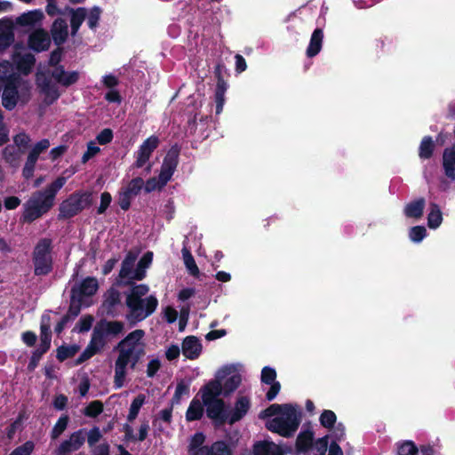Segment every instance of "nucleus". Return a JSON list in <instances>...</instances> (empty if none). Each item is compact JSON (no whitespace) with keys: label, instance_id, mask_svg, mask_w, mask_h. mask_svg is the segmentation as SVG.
Wrapping results in <instances>:
<instances>
[{"label":"nucleus","instance_id":"nucleus-1","mask_svg":"<svg viewBox=\"0 0 455 455\" xmlns=\"http://www.w3.org/2000/svg\"><path fill=\"white\" fill-rule=\"evenodd\" d=\"M67 179L63 176L58 177L43 190H36L23 204V212L20 217L22 223H32L42 218L54 205L57 193L66 184Z\"/></svg>","mask_w":455,"mask_h":455},{"label":"nucleus","instance_id":"nucleus-2","mask_svg":"<svg viewBox=\"0 0 455 455\" xmlns=\"http://www.w3.org/2000/svg\"><path fill=\"white\" fill-rule=\"evenodd\" d=\"M301 412L292 405L282 415L274 417L266 422V427L272 433L290 438L294 435L300 424Z\"/></svg>","mask_w":455,"mask_h":455},{"label":"nucleus","instance_id":"nucleus-3","mask_svg":"<svg viewBox=\"0 0 455 455\" xmlns=\"http://www.w3.org/2000/svg\"><path fill=\"white\" fill-rule=\"evenodd\" d=\"M93 204V196L90 191L76 190L63 200L59 206V220H69Z\"/></svg>","mask_w":455,"mask_h":455},{"label":"nucleus","instance_id":"nucleus-4","mask_svg":"<svg viewBox=\"0 0 455 455\" xmlns=\"http://www.w3.org/2000/svg\"><path fill=\"white\" fill-rule=\"evenodd\" d=\"M52 240L44 237L38 240L32 251L34 275L36 276L48 275L53 270Z\"/></svg>","mask_w":455,"mask_h":455},{"label":"nucleus","instance_id":"nucleus-5","mask_svg":"<svg viewBox=\"0 0 455 455\" xmlns=\"http://www.w3.org/2000/svg\"><path fill=\"white\" fill-rule=\"evenodd\" d=\"M235 371L233 365H227L220 369L214 379L210 380L200 389L203 403L219 400L222 392V380Z\"/></svg>","mask_w":455,"mask_h":455},{"label":"nucleus","instance_id":"nucleus-6","mask_svg":"<svg viewBox=\"0 0 455 455\" xmlns=\"http://www.w3.org/2000/svg\"><path fill=\"white\" fill-rule=\"evenodd\" d=\"M144 336L143 330L136 329L118 342L115 349L118 352L119 363L126 361L132 355V352L140 345Z\"/></svg>","mask_w":455,"mask_h":455},{"label":"nucleus","instance_id":"nucleus-7","mask_svg":"<svg viewBox=\"0 0 455 455\" xmlns=\"http://www.w3.org/2000/svg\"><path fill=\"white\" fill-rule=\"evenodd\" d=\"M180 153V147L179 144H173L165 155L160 171V182L162 186H166L176 171L179 164Z\"/></svg>","mask_w":455,"mask_h":455},{"label":"nucleus","instance_id":"nucleus-8","mask_svg":"<svg viewBox=\"0 0 455 455\" xmlns=\"http://www.w3.org/2000/svg\"><path fill=\"white\" fill-rule=\"evenodd\" d=\"M206 407V416L212 421L215 427L229 424L228 410L222 399L204 403Z\"/></svg>","mask_w":455,"mask_h":455},{"label":"nucleus","instance_id":"nucleus-9","mask_svg":"<svg viewBox=\"0 0 455 455\" xmlns=\"http://www.w3.org/2000/svg\"><path fill=\"white\" fill-rule=\"evenodd\" d=\"M124 323L121 321L100 320L93 328V332L102 341H106L108 337H116L123 333Z\"/></svg>","mask_w":455,"mask_h":455},{"label":"nucleus","instance_id":"nucleus-10","mask_svg":"<svg viewBox=\"0 0 455 455\" xmlns=\"http://www.w3.org/2000/svg\"><path fill=\"white\" fill-rule=\"evenodd\" d=\"M140 358L132 354V355L126 359V361L118 362V357L115 362V376H114V386L116 388H121L127 375L128 365L132 370H135L137 363Z\"/></svg>","mask_w":455,"mask_h":455},{"label":"nucleus","instance_id":"nucleus-11","mask_svg":"<svg viewBox=\"0 0 455 455\" xmlns=\"http://www.w3.org/2000/svg\"><path fill=\"white\" fill-rule=\"evenodd\" d=\"M29 49L36 52H45L50 48L51 37L49 33L44 28L34 30L28 38Z\"/></svg>","mask_w":455,"mask_h":455},{"label":"nucleus","instance_id":"nucleus-12","mask_svg":"<svg viewBox=\"0 0 455 455\" xmlns=\"http://www.w3.org/2000/svg\"><path fill=\"white\" fill-rule=\"evenodd\" d=\"M214 74L217 78V84L214 92V101L216 104L215 113L216 115H220L222 112L225 104V93L228 90V84L221 75L220 65L216 66Z\"/></svg>","mask_w":455,"mask_h":455},{"label":"nucleus","instance_id":"nucleus-13","mask_svg":"<svg viewBox=\"0 0 455 455\" xmlns=\"http://www.w3.org/2000/svg\"><path fill=\"white\" fill-rule=\"evenodd\" d=\"M51 144H35V147L29 152L25 165L22 170V176L25 180H29L34 175L35 166L40 154L45 151Z\"/></svg>","mask_w":455,"mask_h":455},{"label":"nucleus","instance_id":"nucleus-14","mask_svg":"<svg viewBox=\"0 0 455 455\" xmlns=\"http://www.w3.org/2000/svg\"><path fill=\"white\" fill-rule=\"evenodd\" d=\"M99 289L98 280L92 276L85 277L81 283L71 288L70 293L76 295L82 301L84 297L93 296Z\"/></svg>","mask_w":455,"mask_h":455},{"label":"nucleus","instance_id":"nucleus-15","mask_svg":"<svg viewBox=\"0 0 455 455\" xmlns=\"http://www.w3.org/2000/svg\"><path fill=\"white\" fill-rule=\"evenodd\" d=\"M50 37L57 46H61L68 37V26L62 18H57L50 28Z\"/></svg>","mask_w":455,"mask_h":455},{"label":"nucleus","instance_id":"nucleus-16","mask_svg":"<svg viewBox=\"0 0 455 455\" xmlns=\"http://www.w3.org/2000/svg\"><path fill=\"white\" fill-rule=\"evenodd\" d=\"M28 144H7L2 155L4 161L12 168H18Z\"/></svg>","mask_w":455,"mask_h":455},{"label":"nucleus","instance_id":"nucleus-17","mask_svg":"<svg viewBox=\"0 0 455 455\" xmlns=\"http://www.w3.org/2000/svg\"><path fill=\"white\" fill-rule=\"evenodd\" d=\"M251 401L247 396H239L231 411H228L229 425H234L241 420L249 411Z\"/></svg>","mask_w":455,"mask_h":455},{"label":"nucleus","instance_id":"nucleus-18","mask_svg":"<svg viewBox=\"0 0 455 455\" xmlns=\"http://www.w3.org/2000/svg\"><path fill=\"white\" fill-rule=\"evenodd\" d=\"M153 260V252L147 251L140 259L137 267L134 270L133 275L129 280L122 281L123 285L133 284V281H141L146 277V269L149 267Z\"/></svg>","mask_w":455,"mask_h":455},{"label":"nucleus","instance_id":"nucleus-19","mask_svg":"<svg viewBox=\"0 0 455 455\" xmlns=\"http://www.w3.org/2000/svg\"><path fill=\"white\" fill-rule=\"evenodd\" d=\"M52 77L60 85L69 87L79 80L78 71L67 72L63 66H58L52 72Z\"/></svg>","mask_w":455,"mask_h":455},{"label":"nucleus","instance_id":"nucleus-20","mask_svg":"<svg viewBox=\"0 0 455 455\" xmlns=\"http://www.w3.org/2000/svg\"><path fill=\"white\" fill-rule=\"evenodd\" d=\"M182 354L189 360L197 359L202 352V344L196 336H188L182 342Z\"/></svg>","mask_w":455,"mask_h":455},{"label":"nucleus","instance_id":"nucleus-21","mask_svg":"<svg viewBox=\"0 0 455 455\" xmlns=\"http://www.w3.org/2000/svg\"><path fill=\"white\" fill-rule=\"evenodd\" d=\"M12 60L16 65L17 70L24 76H28L31 73L36 63L35 56L29 52L23 55L19 52H14Z\"/></svg>","mask_w":455,"mask_h":455},{"label":"nucleus","instance_id":"nucleus-22","mask_svg":"<svg viewBox=\"0 0 455 455\" xmlns=\"http://www.w3.org/2000/svg\"><path fill=\"white\" fill-rule=\"evenodd\" d=\"M19 92L14 81L9 80L4 89L2 95V104L7 110H12L18 101Z\"/></svg>","mask_w":455,"mask_h":455},{"label":"nucleus","instance_id":"nucleus-23","mask_svg":"<svg viewBox=\"0 0 455 455\" xmlns=\"http://www.w3.org/2000/svg\"><path fill=\"white\" fill-rule=\"evenodd\" d=\"M66 12H68L70 15L71 36H76L81 25L86 19L87 9L84 7H78L74 9L72 7L67 6Z\"/></svg>","mask_w":455,"mask_h":455},{"label":"nucleus","instance_id":"nucleus-24","mask_svg":"<svg viewBox=\"0 0 455 455\" xmlns=\"http://www.w3.org/2000/svg\"><path fill=\"white\" fill-rule=\"evenodd\" d=\"M314 435L315 434L311 429H306L299 432L296 439V451L299 453L307 455L309 450L313 447Z\"/></svg>","mask_w":455,"mask_h":455},{"label":"nucleus","instance_id":"nucleus-25","mask_svg":"<svg viewBox=\"0 0 455 455\" xmlns=\"http://www.w3.org/2000/svg\"><path fill=\"white\" fill-rule=\"evenodd\" d=\"M253 455H284V452L275 443L261 441L253 445Z\"/></svg>","mask_w":455,"mask_h":455},{"label":"nucleus","instance_id":"nucleus-26","mask_svg":"<svg viewBox=\"0 0 455 455\" xmlns=\"http://www.w3.org/2000/svg\"><path fill=\"white\" fill-rule=\"evenodd\" d=\"M323 31L322 28H315L310 37L309 44L307 48L306 54L308 58L316 56L323 45Z\"/></svg>","mask_w":455,"mask_h":455},{"label":"nucleus","instance_id":"nucleus-27","mask_svg":"<svg viewBox=\"0 0 455 455\" xmlns=\"http://www.w3.org/2000/svg\"><path fill=\"white\" fill-rule=\"evenodd\" d=\"M44 14L41 9H35L22 13L16 19V23L20 26H34L43 20Z\"/></svg>","mask_w":455,"mask_h":455},{"label":"nucleus","instance_id":"nucleus-28","mask_svg":"<svg viewBox=\"0 0 455 455\" xmlns=\"http://www.w3.org/2000/svg\"><path fill=\"white\" fill-rule=\"evenodd\" d=\"M159 144H141L140 149L136 152V161L133 164L135 168L143 167L149 160L152 153Z\"/></svg>","mask_w":455,"mask_h":455},{"label":"nucleus","instance_id":"nucleus-29","mask_svg":"<svg viewBox=\"0 0 455 455\" xmlns=\"http://www.w3.org/2000/svg\"><path fill=\"white\" fill-rule=\"evenodd\" d=\"M137 255L129 251L122 262L121 269L119 271V278L122 281L129 280L134 273L133 266L136 261Z\"/></svg>","mask_w":455,"mask_h":455},{"label":"nucleus","instance_id":"nucleus-30","mask_svg":"<svg viewBox=\"0 0 455 455\" xmlns=\"http://www.w3.org/2000/svg\"><path fill=\"white\" fill-rule=\"evenodd\" d=\"M37 82L38 85L41 87L42 92L45 94L47 99H50V104L53 103L60 98V94L58 91V88L52 83L50 78L44 77V79L41 81L38 77Z\"/></svg>","mask_w":455,"mask_h":455},{"label":"nucleus","instance_id":"nucleus-31","mask_svg":"<svg viewBox=\"0 0 455 455\" xmlns=\"http://www.w3.org/2000/svg\"><path fill=\"white\" fill-rule=\"evenodd\" d=\"M443 168L448 178L455 180V146L447 148L443 153Z\"/></svg>","mask_w":455,"mask_h":455},{"label":"nucleus","instance_id":"nucleus-32","mask_svg":"<svg viewBox=\"0 0 455 455\" xmlns=\"http://www.w3.org/2000/svg\"><path fill=\"white\" fill-rule=\"evenodd\" d=\"M204 403L194 398L186 411V419L188 422L200 420L204 415Z\"/></svg>","mask_w":455,"mask_h":455},{"label":"nucleus","instance_id":"nucleus-33","mask_svg":"<svg viewBox=\"0 0 455 455\" xmlns=\"http://www.w3.org/2000/svg\"><path fill=\"white\" fill-rule=\"evenodd\" d=\"M120 303H121L120 292L114 288H110L108 291L107 297L103 302V307L107 309L108 314L113 315L116 307L117 305H119Z\"/></svg>","mask_w":455,"mask_h":455},{"label":"nucleus","instance_id":"nucleus-34","mask_svg":"<svg viewBox=\"0 0 455 455\" xmlns=\"http://www.w3.org/2000/svg\"><path fill=\"white\" fill-rule=\"evenodd\" d=\"M292 405L293 404H291V403H283V404L273 403V404H270L267 408H266L265 410L260 411L259 418L260 419H267V418H271V417H274V416L275 417L280 416L284 411L289 410V408L291 406H292Z\"/></svg>","mask_w":455,"mask_h":455},{"label":"nucleus","instance_id":"nucleus-35","mask_svg":"<svg viewBox=\"0 0 455 455\" xmlns=\"http://www.w3.org/2000/svg\"><path fill=\"white\" fill-rule=\"evenodd\" d=\"M80 350V346L76 344L66 346L61 345L56 349V358L59 362H64L67 359L74 357Z\"/></svg>","mask_w":455,"mask_h":455},{"label":"nucleus","instance_id":"nucleus-36","mask_svg":"<svg viewBox=\"0 0 455 455\" xmlns=\"http://www.w3.org/2000/svg\"><path fill=\"white\" fill-rule=\"evenodd\" d=\"M145 301V307L142 311L139 312V314L136 316V322H140L152 315L157 306H158V300L154 295H150L146 298Z\"/></svg>","mask_w":455,"mask_h":455},{"label":"nucleus","instance_id":"nucleus-37","mask_svg":"<svg viewBox=\"0 0 455 455\" xmlns=\"http://www.w3.org/2000/svg\"><path fill=\"white\" fill-rule=\"evenodd\" d=\"M242 382V376L239 373L230 374L228 378L226 379L224 383H222V392L225 396L229 395L237 387L240 386Z\"/></svg>","mask_w":455,"mask_h":455},{"label":"nucleus","instance_id":"nucleus-38","mask_svg":"<svg viewBox=\"0 0 455 455\" xmlns=\"http://www.w3.org/2000/svg\"><path fill=\"white\" fill-rule=\"evenodd\" d=\"M126 306L131 311L132 317L136 320L139 312L144 308V300L130 292L126 297Z\"/></svg>","mask_w":455,"mask_h":455},{"label":"nucleus","instance_id":"nucleus-39","mask_svg":"<svg viewBox=\"0 0 455 455\" xmlns=\"http://www.w3.org/2000/svg\"><path fill=\"white\" fill-rule=\"evenodd\" d=\"M424 207L425 201L424 199L420 198L408 204L405 207L404 212L407 217L419 219L422 216Z\"/></svg>","mask_w":455,"mask_h":455},{"label":"nucleus","instance_id":"nucleus-40","mask_svg":"<svg viewBox=\"0 0 455 455\" xmlns=\"http://www.w3.org/2000/svg\"><path fill=\"white\" fill-rule=\"evenodd\" d=\"M146 401V395L143 394L138 395L132 401L129 409L127 420L132 422L139 415L140 408Z\"/></svg>","mask_w":455,"mask_h":455},{"label":"nucleus","instance_id":"nucleus-41","mask_svg":"<svg viewBox=\"0 0 455 455\" xmlns=\"http://www.w3.org/2000/svg\"><path fill=\"white\" fill-rule=\"evenodd\" d=\"M182 255L188 273L194 277H198L200 271L191 252L187 248H183Z\"/></svg>","mask_w":455,"mask_h":455},{"label":"nucleus","instance_id":"nucleus-42","mask_svg":"<svg viewBox=\"0 0 455 455\" xmlns=\"http://www.w3.org/2000/svg\"><path fill=\"white\" fill-rule=\"evenodd\" d=\"M190 382H187L185 379H181L178 382L174 395L171 400L172 404H179L181 397L184 395H189Z\"/></svg>","mask_w":455,"mask_h":455},{"label":"nucleus","instance_id":"nucleus-43","mask_svg":"<svg viewBox=\"0 0 455 455\" xmlns=\"http://www.w3.org/2000/svg\"><path fill=\"white\" fill-rule=\"evenodd\" d=\"M443 221V215L436 204H431L430 212L427 216V225L430 228H437Z\"/></svg>","mask_w":455,"mask_h":455},{"label":"nucleus","instance_id":"nucleus-44","mask_svg":"<svg viewBox=\"0 0 455 455\" xmlns=\"http://www.w3.org/2000/svg\"><path fill=\"white\" fill-rule=\"evenodd\" d=\"M211 455H232L233 451L225 441H216L210 446Z\"/></svg>","mask_w":455,"mask_h":455},{"label":"nucleus","instance_id":"nucleus-45","mask_svg":"<svg viewBox=\"0 0 455 455\" xmlns=\"http://www.w3.org/2000/svg\"><path fill=\"white\" fill-rule=\"evenodd\" d=\"M107 341H102L95 333L92 331L91 340L84 350L89 352L90 356H93L98 354L105 346Z\"/></svg>","mask_w":455,"mask_h":455},{"label":"nucleus","instance_id":"nucleus-46","mask_svg":"<svg viewBox=\"0 0 455 455\" xmlns=\"http://www.w3.org/2000/svg\"><path fill=\"white\" fill-rule=\"evenodd\" d=\"M107 341H102L95 333L92 331L91 340L84 350L89 352L90 356H93L98 354L105 346Z\"/></svg>","mask_w":455,"mask_h":455},{"label":"nucleus","instance_id":"nucleus-47","mask_svg":"<svg viewBox=\"0 0 455 455\" xmlns=\"http://www.w3.org/2000/svg\"><path fill=\"white\" fill-rule=\"evenodd\" d=\"M107 341H102L95 333L92 331L91 340L84 350L89 352L90 356H93L98 354L105 346Z\"/></svg>","mask_w":455,"mask_h":455},{"label":"nucleus","instance_id":"nucleus-48","mask_svg":"<svg viewBox=\"0 0 455 455\" xmlns=\"http://www.w3.org/2000/svg\"><path fill=\"white\" fill-rule=\"evenodd\" d=\"M69 421V417L67 414L61 415L55 425L53 426L51 437L52 439H57L67 428Z\"/></svg>","mask_w":455,"mask_h":455},{"label":"nucleus","instance_id":"nucleus-49","mask_svg":"<svg viewBox=\"0 0 455 455\" xmlns=\"http://www.w3.org/2000/svg\"><path fill=\"white\" fill-rule=\"evenodd\" d=\"M144 187V180L140 177L132 179L127 187L124 189L127 194L132 197L137 196Z\"/></svg>","mask_w":455,"mask_h":455},{"label":"nucleus","instance_id":"nucleus-50","mask_svg":"<svg viewBox=\"0 0 455 455\" xmlns=\"http://www.w3.org/2000/svg\"><path fill=\"white\" fill-rule=\"evenodd\" d=\"M102 10L99 6H93L87 12V25L92 30H95L100 20Z\"/></svg>","mask_w":455,"mask_h":455},{"label":"nucleus","instance_id":"nucleus-51","mask_svg":"<svg viewBox=\"0 0 455 455\" xmlns=\"http://www.w3.org/2000/svg\"><path fill=\"white\" fill-rule=\"evenodd\" d=\"M104 409L103 403L100 400L91 402L84 409V414L89 418H96L102 413Z\"/></svg>","mask_w":455,"mask_h":455},{"label":"nucleus","instance_id":"nucleus-52","mask_svg":"<svg viewBox=\"0 0 455 455\" xmlns=\"http://www.w3.org/2000/svg\"><path fill=\"white\" fill-rule=\"evenodd\" d=\"M321 425L328 429L334 427L337 420V416L334 411L331 410H323L319 418Z\"/></svg>","mask_w":455,"mask_h":455},{"label":"nucleus","instance_id":"nucleus-53","mask_svg":"<svg viewBox=\"0 0 455 455\" xmlns=\"http://www.w3.org/2000/svg\"><path fill=\"white\" fill-rule=\"evenodd\" d=\"M82 300L76 297V295L70 293V305L68 307V313L65 315H69L70 319H75L81 312Z\"/></svg>","mask_w":455,"mask_h":455},{"label":"nucleus","instance_id":"nucleus-54","mask_svg":"<svg viewBox=\"0 0 455 455\" xmlns=\"http://www.w3.org/2000/svg\"><path fill=\"white\" fill-rule=\"evenodd\" d=\"M48 352V349H45L44 347H38L36 350L32 352L31 357L29 359L28 364V370L29 371H35V369L37 367L42 356Z\"/></svg>","mask_w":455,"mask_h":455},{"label":"nucleus","instance_id":"nucleus-55","mask_svg":"<svg viewBox=\"0 0 455 455\" xmlns=\"http://www.w3.org/2000/svg\"><path fill=\"white\" fill-rule=\"evenodd\" d=\"M328 439L329 435H325L313 442L312 449L315 451L314 455H325L328 449Z\"/></svg>","mask_w":455,"mask_h":455},{"label":"nucleus","instance_id":"nucleus-56","mask_svg":"<svg viewBox=\"0 0 455 455\" xmlns=\"http://www.w3.org/2000/svg\"><path fill=\"white\" fill-rule=\"evenodd\" d=\"M398 455H418V448L411 441H404L398 445Z\"/></svg>","mask_w":455,"mask_h":455},{"label":"nucleus","instance_id":"nucleus-57","mask_svg":"<svg viewBox=\"0 0 455 455\" xmlns=\"http://www.w3.org/2000/svg\"><path fill=\"white\" fill-rule=\"evenodd\" d=\"M34 450V442L27 441L23 444L16 447L9 455H31Z\"/></svg>","mask_w":455,"mask_h":455},{"label":"nucleus","instance_id":"nucleus-58","mask_svg":"<svg viewBox=\"0 0 455 455\" xmlns=\"http://www.w3.org/2000/svg\"><path fill=\"white\" fill-rule=\"evenodd\" d=\"M276 371L274 368L269 366L263 367L261 371L260 380L262 383L267 385L275 382Z\"/></svg>","mask_w":455,"mask_h":455},{"label":"nucleus","instance_id":"nucleus-59","mask_svg":"<svg viewBox=\"0 0 455 455\" xmlns=\"http://www.w3.org/2000/svg\"><path fill=\"white\" fill-rule=\"evenodd\" d=\"M175 404H172V403L171 402L169 407L162 410L158 413V416L154 419L153 425L156 426L158 419H162L164 422H165V423L170 425L172 423V411H173V406Z\"/></svg>","mask_w":455,"mask_h":455},{"label":"nucleus","instance_id":"nucleus-60","mask_svg":"<svg viewBox=\"0 0 455 455\" xmlns=\"http://www.w3.org/2000/svg\"><path fill=\"white\" fill-rule=\"evenodd\" d=\"M93 321L94 318L92 315H84L77 322L76 328L78 329L79 332H86L92 328Z\"/></svg>","mask_w":455,"mask_h":455},{"label":"nucleus","instance_id":"nucleus-61","mask_svg":"<svg viewBox=\"0 0 455 455\" xmlns=\"http://www.w3.org/2000/svg\"><path fill=\"white\" fill-rule=\"evenodd\" d=\"M52 341L51 328H40V345L39 347L50 349Z\"/></svg>","mask_w":455,"mask_h":455},{"label":"nucleus","instance_id":"nucleus-62","mask_svg":"<svg viewBox=\"0 0 455 455\" xmlns=\"http://www.w3.org/2000/svg\"><path fill=\"white\" fill-rule=\"evenodd\" d=\"M205 441V435L202 432H197L194 435H192L189 444H188V451H192L195 449L202 448L204 443Z\"/></svg>","mask_w":455,"mask_h":455},{"label":"nucleus","instance_id":"nucleus-63","mask_svg":"<svg viewBox=\"0 0 455 455\" xmlns=\"http://www.w3.org/2000/svg\"><path fill=\"white\" fill-rule=\"evenodd\" d=\"M112 202V196L109 192H103L100 195V204L97 208V214L100 215L106 212L107 209L109 207Z\"/></svg>","mask_w":455,"mask_h":455},{"label":"nucleus","instance_id":"nucleus-64","mask_svg":"<svg viewBox=\"0 0 455 455\" xmlns=\"http://www.w3.org/2000/svg\"><path fill=\"white\" fill-rule=\"evenodd\" d=\"M69 440L74 444V446L79 450L85 442L84 429H79L78 431L71 434Z\"/></svg>","mask_w":455,"mask_h":455}]
</instances>
